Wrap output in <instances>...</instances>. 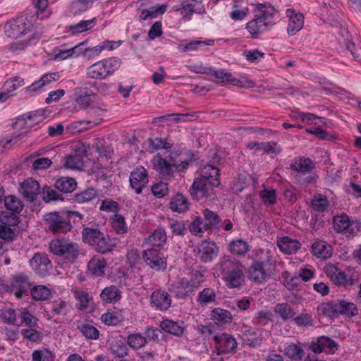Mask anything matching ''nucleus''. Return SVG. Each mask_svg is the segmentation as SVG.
Masks as SVG:
<instances>
[{
  "label": "nucleus",
  "mask_w": 361,
  "mask_h": 361,
  "mask_svg": "<svg viewBox=\"0 0 361 361\" xmlns=\"http://www.w3.org/2000/svg\"><path fill=\"white\" fill-rule=\"evenodd\" d=\"M98 197V192L94 188H88L86 190L76 193L74 197L75 202L79 204L88 203Z\"/></svg>",
  "instance_id": "obj_51"
},
{
  "label": "nucleus",
  "mask_w": 361,
  "mask_h": 361,
  "mask_svg": "<svg viewBox=\"0 0 361 361\" xmlns=\"http://www.w3.org/2000/svg\"><path fill=\"white\" fill-rule=\"evenodd\" d=\"M207 270L203 267H200L197 270H195L191 274V276L189 279L182 280V287L183 288L184 296H190L194 294V293L200 288L205 280V274Z\"/></svg>",
  "instance_id": "obj_17"
},
{
  "label": "nucleus",
  "mask_w": 361,
  "mask_h": 361,
  "mask_svg": "<svg viewBox=\"0 0 361 361\" xmlns=\"http://www.w3.org/2000/svg\"><path fill=\"white\" fill-rule=\"evenodd\" d=\"M147 144L149 147V149L152 152L161 149H171L172 145L167 142L165 139L155 137V138H149L147 140Z\"/></svg>",
  "instance_id": "obj_62"
},
{
  "label": "nucleus",
  "mask_w": 361,
  "mask_h": 361,
  "mask_svg": "<svg viewBox=\"0 0 361 361\" xmlns=\"http://www.w3.org/2000/svg\"><path fill=\"white\" fill-rule=\"evenodd\" d=\"M259 197L265 207H271L277 202V194L276 189L273 188H264L259 192Z\"/></svg>",
  "instance_id": "obj_46"
},
{
  "label": "nucleus",
  "mask_w": 361,
  "mask_h": 361,
  "mask_svg": "<svg viewBox=\"0 0 361 361\" xmlns=\"http://www.w3.org/2000/svg\"><path fill=\"white\" fill-rule=\"evenodd\" d=\"M123 318L121 314L117 312H108L101 317L102 322L108 326H116L119 324Z\"/></svg>",
  "instance_id": "obj_57"
},
{
  "label": "nucleus",
  "mask_w": 361,
  "mask_h": 361,
  "mask_svg": "<svg viewBox=\"0 0 361 361\" xmlns=\"http://www.w3.org/2000/svg\"><path fill=\"white\" fill-rule=\"evenodd\" d=\"M286 14L288 18L287 33L289 36H293L303 27L304 16L293 8H288Z\"/></svg>",
  "instance_id": "obj_24"
},
{
  "label": "nucleus",
  "mask_w": 361,
  "mask_h": 361,
  "mask_svg": "<svg viewBox=\"0 0 361 361\" xmlns=\"http://www.w3.org/2000/svg\"><path fill=\"white\" fill-rule=\"evenodd\" d=\"M228 250L233 255L243 257L249 251L250 245L245 240L236 239L229 243Z\"/></svg>",
  "instance_id": "obj_41"
},
{
  "label": "nucleus",
  "mask_w": 361,
  "mask_h": 361,
  "mask_svg": "<svg viewBox=\"0 0 361 361\" xmlns=\"http://www.w3.org/2000/svg\"><path fill=\"white\" fill-rule=\"evenodd\" d=\"M92 0H72L70 5V11L74 15H80L86 11L89 8V4Z\"/></svg>",
  "instance_id": "obj_59"
},
{
  "label": "nucleus",
  "mask_w": 361,
  "mask_h": 361,
  "mask_svg": "<svg viewBox=\"0 0 361 361\" xmlns=\"http://www.w3.org/2000/svg\"><path fill=\"white\" fill-rule=\"evenodd\" d=\"M32 298L37 301H45L50 298L51 290L42 285L35 286L30 289Z\"/></svg>",
  "instance_id": "obj_49"
},
{
  "label": "nucleus",
  "mask_w": 361,
  "mask_h": 361,
  "mask_svg": "<svg viewBox=\"0 0 361 361\" xmlns=\"http://www.w3.org/2000/svg\"><path fill=\"white\" fill-rule=\"evenodd\" d=\"M197 257L202 262H210L216 258L219 252V247L213 241L203 240L195 250Z\"/></svg>",
  "instance_id": "obj_21"
},
{
  "label": "nucleus",
  "mask_w": 361,
  "mask_h": 361,
  "mask_svg": "<svg viewBox=\"0 0 361 361\" xmlns=\"http://www.w3.org/2000/svg\"><path fill=\"white\" fill-rule=\"evenodd\" d=\"M172 303V297L166 290L158 288L154 290L149 298L150 307L161 312L169 310Z\"/></svg>",
  "instance_id": "obj_16"
},
{
  "label": "nucleus",
  "mask_w": 361,
  "mask_h": 361,
  "mask_svg": "<svg viewBox=\"0 0 361 361\" xmlns=\"http://www.w3.org/2000/svg\"><path fill=\"white\" fill-rule=\"evenodd\" d=\"M215 350L218 355L235 353L238 343L233 336L226 334H218L214 336Z\"/></svg>",
  "instance_id": "obj_15"
},
{
  "label": "nucleus",
  "mask_w": 361,
  "mask_h": 361,
  "mask_svg": "<svg viewBox=\"0 0 361 361\" xmlns=\"http://www.w3.org/2000/svg\"><path fill=\"white\" fill-rule=\"evenodd\" d=\"M312 205L317 212H324L329 207V201L326 195L317 194L314 195L312 200Z\"/></svg>",
  "instance_id": "obj_60"
},
{
  "label": "nucleus",
  "mask_w": 361,
  "mask_h": 361,
  "mask_svg": "<svg viewBox=\"0 0 361 361\" xmlns=\"http://www.w3.org/2000/svg\"><path fill=\"white\" fill-rule=\"evenodd\" d=\"M216 299V294L215 290L212 288H204L198 293L196 301L201 306H207L214 303Z\"/></svg>",
  "instance_id": "obj_45"
},
{
  "label": "nucleus",
  "mask_w": 361,
  "mask_h": 361,
  "mask_svg": "<svg viewBox=\"0 0 361 361\" xmlns=\"http://www.w3.org/2000/svg\"><path fill=\"white\" fill-rule=\"evenodd\" d=\"M343 315L348 318H352L358 314L357 305L344 299L337 300V315Z\"/></svg>",
  "instance_id": "obj_33"
},
{
  "label": "nucleus",
  "mask_w": 361,
  "mask_h": 361,
  "mask_svg": "<svg viewBox=\"0 0 361 361\" xmlns=\"http://www.w3.org/2000/svg\"><path fill=\"white\" fill-rule=\"evenodd\" d=\"M121 64V59L118 57L103 59L87 68V77L94 80H106L119 68Z\"/></svg>",
  "instance_id": "obj_7"
},
{
  "label": "nucleus",
  "mask_w": 361,
  "mask_h": 361,
  "mask_svg": "<svg viewBox=\"0 0 361 361\" xmlns=\"http://www.w3.org/2000/svg\"><path fill=\"white\" fill-rule=\"evenodd\" d=\"M106 268V261L104 257L92 258L87 263L89 273L94 277L102 276L104 274Z\"/></svg>",
  "instance_id": "obj_35"
},
{
  "label": "nucleus",
  "mask_w": 361,
  "mask_h": 361,
  "mask_svg": "<svg viewBox=\"0 0 361 361\" xmlns=\"http://www.w3.org/2000/svg\"><path fill=\"white\" fill-rule=\"evenodd\" d=\"M290 167L292 170L298 172L308 173L315 168V164L308 157H298L295 158Z\"/></svg>",
  "instance_id": "obj_34"
},
{
  "label": "nucleus",
  "mask_w": 361,
  "mask_h": 361,
  "mask_svg": "<svg viewBox=\"0 0 361 361\" xmlns=\"http://www.w3.org/2000/svg\"><path fill=\"white\" fill-rule=\"evenodd\" d=\"M312 252L318 258L327 259L331 256L332 249L326 241L318 240L312 245Z\"/></svg>",
  "instance_id": "obj_39"
},
{
  "label": "nucleus",
  "mask_w": 361,
  "mask_h": 361,
  "mask_svg": "<svg viewBox=\"0 0 361 361\" xmlns=\"http://www.w3.org/2000/svg\"><path fill=\"white\" fill-rule=\"evenodd\" d=\"M109 221L111 226L117 235H123L128 232V226L125 217L120 214H114Z\"/></svg>",
  "instance_id": "obj_47"
},
{
  "label": "nucleus",
  "mask_w": 361,
  "mask_h": 361,
  "mask_svg": "<svg viewBox=\"0 0 361 361\" xmlns=\"http://www.w3.org/2000/svg\"><path fill=\"white\" fill-rule=\"evenodd\" d=\"M59 78L58 73H47L43 75L39 80L33 82L26 87V92L29 94L40 93L47 90L46 87L52 82L56 81Z\"/></svg>",
  "instance_id": "obj_25"
},
{
  "label": "nucleus",
  "mask_w": 361,
  "mask_h": 361,
  "mask_svg": "<svg viewBox=\"0 0 361 361\" xmlns=\"http://www.w3.org/2000/svg\"><path fill=\"white\" fill-rule=\"evenodd\" d=\"M276 9L270 4L258 3L253 9L254 18L247 22L245 28L252 39H259L276 24Z\"/></svg>",
  "instance_id": "obj_2"
},
{
  "label": "nucleus",
  "mask_w": 361,
  "mask_h": 361,
  "mask_svg": "<svg viewBox=\"0 0 361 361\" xmlns=\"http://www.w3.org/2000/svg\"><path fill=\"white\" fill-rule=\"evenodd\" d=\"M285 355L293 360L300 361L305 356L301 343H291L285 348Z\"/></svg>",
  "instance_id": "obj_50"
},
{
  "label": "nucleus",
  "mask_w": 361,
  "mask_h": 361,
  "mask_svg": "<svg viewBox=\"0 0 361 361\" xmlns=\"http://www.w3.org/2000/svg\"><path fill=\"white\" fill-rule=\"evenodd\" d=\"M168 226L174 235H184L185 233V223L183 220L169 219Z\"/></svg>",
  "instance_id": "obj_58"
},
{
  "label": "nucleus",
  "mask_w": 361,
  "mask_h": 361,
  "mask_svg": "<svg viewBox=\"0 0 361 361\" xmlns=\"http://www.w3.org/2000/svg\"><path fill=\"white\" fill-rule=\"evenodd\" d=\"M5 32L11 38L17 39L31 31L32 23L23 17L17 18L6 23Z\"/></svg>",
  "instance_id": "obj_14"
},
{
  "label": "nucleus",
  "mask_w": 361,
  "mask_h": 361,
  "mask_svg": "<svg viewBox=\"0 0 361 361\" xmlns=\"http://www.w3.org/2000/svg\"><path fill=\"white\" fill-rule=\"evenodd\" d=\"M31 286L29 276L24 273H20L12 277L8 291L13 293L16 298L20 299L23 296L28 295Z\"/></svg>",
  "instance_id": "obj_12"
},
{
  "label": "nucleus",
  "mask_w": 361,
  "mask_h": 361,
  "mask_svg": "<svg viewBox=\"0 0 361 361\" xmlns=\"http://www.w3.org/2000/svg\"><path fill=\"white\" fill-rule=\"evenodd\" d=\"M68 311V305L61 299L54 300L51 304V312L54 315L64 316Z\"/></svg>",
  "instance_id": "obj_61"
},
{
  "label": "nucleus",
  "mask_w": 361,
  "mask_h": 361,
  "mask_svg": "<svg viewBox=\"0 0 361 361\" xmlns=\"http://www.w3.org/2000/svg\"><path fill=\"white\" fill-rule=\"evenodd\" d=\"M277 144L274 142H250L247 144V147L249 149H257L263 151L266 153H276V147Z\"/></svg>",
  "instance_id": "obj_55"
},
{
  "label": "nucleus",
  "mask_w": 361,
  "mask_h": 361,
  "mask_svg": "<svg viewBox=\"0 0 361 361\" xmlns=\"http://www.w3.org/2000/svg\"><path fill=\"white\" fill-rule=\"evenodd\" d=\"M220 184V169L207 164L201 168L200 177L195 178L189 191L193 199L200 200L209 195L212 188L219 187Z\"/></svg>",
  "instance_id": "obj_3"
},
{
  "label": "nucleus",
  "mask_w": 361,
  "mask_h": 361,
  "mask_svg": "<svg viewBox=\"0 0 361 361\" xmlns=\"http://www.w3.org/2000/svg\"><path fill=\"white\" fill-rule=\"evenodd\" d=\"M92 97L91 91L87 90H82L78 94L75 102L81 108L86 109L92 102Z\"/></svg>",
  "instance_id": "obj_64"
},
{
  "label": "nucleus",
  "mask_w": 361,
  "mask_h": 361,
  "mask_svg": "<svg viewBox=\"0 0 361 361\" xmlns=\"http://www.w3.org/2000/svg\"><path fill=\"white\" fill-rule=\"evenodd\" d=\"M148 171L143 166L136 167L131 173L129 178L130 185L135 193L141 194L144 188L149 182Z\"/></svg>",
  "instance_id": "obj_22"
},
{
  "label": "nucleus",
  "mask_w": 361,
  "mask_h": 361,
  "mask_svg": "<svg viewBox=\"0 0 361 361\" xmlns=\"http://www.w3.org/2000/svg\"><path fill=\"white\" fill-rule=\"evenodd\" d=\"M166 6L159 5L152 6L149 9H144L140 16V20H147L157 18L159 15H162L166 12Z\"/></svg>",
  "instance_id": "obj_52"
},
{
  "label": "nucleus",
  "mask_w": 361,
  "mask_h": 361,
  "mask_svg": "<svg viewBox=\"0 0 361 361\" xmlns=\"http://www.w3.org/2000/svg\"><path fill=\"white\" fill-rule=\"evenodd\" d=\"M109 350L115 357L123 358L129 353L127 343L121 339H116L110 342Z\"/></svg>",
  "instance_id": "obj_40"
},
{
  "label": "nucleus",
  "mask_w": 361,
  "mask_h": 361,
  "mask_svg": "<svg viewBox=\"0 0 361 361\" xmlns=\"http://www.w3.org/2000/svg\"><path fill=\"white\" fill-rule=\"evenodd\" d=\"M35 114H32L26 116H19L13 123V128L18 129L20 132L16 131L13 133L6 135L4 137H0V152H4L5 149L12 148L19 140L22 139L24 135L27 133L30 128L34 126L35 121ZM37 123V121H36Z\"/></svg>",
  "instance_id": "obj_6"
},
{
  "label": "nucleus",
  "mask_w": 361,
  "mask_h": 361,
  "mask_svg": "<svg viewBox=\"0 0 361 361\" xmlns=\"http://www.w3.org/2000/svg\"><path fill=\"white\" fill-rule=\"evenodd\" d=\"M247 274L249 280L257 284L265 283L270 277L267 264L263 261L252 262L247 269Z\"/></svg>",
  "instance_id": "obj_18"
},
{
  "label": "nucleus",
  "mask_w": 361,
  "mask_h": 361,
  "mask_svg": "<svg viewBox=\"0 0 361 361\" xmlns=\"http://www.w3.org/2000/svg\"><path fill=\"white\" fill-rule=\"evenodd\" d=\"M277 246L282 252L291 255L295 253L300 249L302 245L300 242L296 239L284 236L277 240Z\"/></svg>",
  "instance_id": "obj_30"
},
{
  "label": "nucleus",
  "mask_w": 361,
  "mask_h": 361,
  "mask_svg": "<svg viewBox=\"0 0 361 361\" xmlns=\"http://www.w3.org/2000/svg\"><path fill=\"white\" fill-rule=\"evenodd\" d=\"M211 317L215 324L220 326L230 324L233 319V316L230 311L220 307H216L212 310Z\"/></svg>",
  "instance_id": "obj_38"
},
{
  "label": "nucleus",
  "mask_w": 361,
  "mask_h": 361,
  "mask_svg": "<svg viewBox=\"0 0 361 361\" xmlns=\"http://www.w3.org/2000/svg\"><path fill=\"white\" fill-rule=\"evenodd\" d=\"M169 207L173 212L182 214L189 209L190 202L186 196L178 192L171 198Z\"/></svg>",
  "instance_id": "obj_29"
},
{
  "label": "nucleus",
  "mask_w": 361,
  "mask_h": 361,
  "mask_svg": "<svg viewBox=\"0 0 361 361\" xmlns=\"http://www.w3.org/2000/svg\"><path fill=\"white\" fill-rule=\"evenodd\" d=\"M81 234L82 242L101 254L109 253L116 247V240H111L98 228L85 227Z\"/></svg>",
  "instance_id": "obj_5"
},
{
  "label": "nucleus",
  "mask_w": 361,
  "mask_h": 361,
  "mask_svg": "<svg viewBox=\"0 0 361 361\" xmlns=\"http://www.w3.org/2000/svg\"><path fill=\"white\" fill-rule=\"evenodd\" d=\"M30 264L35 274L42 278L49 275L52 269V263L45 254H35L30 259Z\"/></svg>",
  "instance_id": "obj_20"
},
{
  "label": "nucleus",
  "mask_w": 361,
  "mask_h": 361,
  "mask_svg": "<svg viewBox=\"0 0 361 361\" xmlns=\"http://www.w3.org/2000/svg\"><path fill=\"white\" fill-rule=\"evenodd\" d=\"M81 334L87 339L97 340L99 336V330L89 324H81L78 326Z\"/></svg>",
  "instance_id": "obj_56"
},
{
  "label": "nucleus",
  "mask_w": 361,
  "mask_h": 361,
  "mask_svg": "<svg viewBox=\"0 0 361 361\" xmlns=\"http://www.w3.org/2000/svg\"><path fill=\"white\" fill-rule=\"evenodd\" d=\"M99 297L102 302L107 304H115L121 298V291L114 285L104 288Z\"/></svg>",
  "instance_id": "obj_32"
},
{
  "label": "nucleus",
  "mask_w": 361,
  "mask_h": 361,
  "mask_svg": "<svg viewBox=\"0 0 361 361\" xmlns=\"http://www.w3.org/2000/svg\"><path fill=\"white\" fill-rule=\"evenodd\" d=\"M86 45L85 42H82L73 47H68L66 44H63L54 49V60L61 61L71 57H77L82 54L81 47Z\"/></svg>",
  "instance_id": "obj_26"
},
{
  "label": "nucleus",
  "mask_w": 361,
  "mask_h": 361,
  "mask_svg": "<svg viewBox=\"0 0 361 361\" xmlns=\"http://www.w3.org/2000/svg\"><path fill=\"white\" fill-rule=\"evenodd\" d=\"M55 188L64 193L72 192L77 186L75 180L70 177H61L55 182Z\"/></svg>",
  "instance_id": "obj_48"
},
{
  "label": "nucleus",
  "mask_w": 361,
  "mask_h": 361,
  "mask_svg": "<svg viewBox=\"0 0 361 361\" xmlns=\"http://www.w3.org/2000/svg\"><path fill=\"white\" fill-rule=\"evenodd\" d=\"M338 343L326 336L318 337L315 341H312L308 345V349L314 353L318 354L324 351L328 354H334L338 350Z\"/></svg>",
  "instance_id": "obj_19"
},
{
  "label": "nucleus",
  "mask_w": 361,
  "mask_h": 361,
  "mask_svg": "<svg viewBox=\"0 0 361 361\" xmlns=\"http://www.w3.org/2000/svg\"><path fill=\"white\" fill-rule=\"evenodd\" d=\"M193 154L190 151L183 153L173 150L161 155L160 153L155 154L152 163L154 169L163 179L170 181L176 173L184 172L192 160Z\"/></svg>",
  "instance_id": "obj_1"
},
{
  "label": "nucleus",
  "mask_w": 361,
  "mask_h": 361,
  "mask_svg": "<svg viewBox=\"0 0 361 361\" xmlns=\"http://www.w3.org/2000/svg\"><path fill=\"white\" fill-rule=\"evenodd\" d=\"M97 23L96 18L90 20H82L66 27V33L68 36H78L83 32L91 30Z\"/></svg>",
  "instance_id": "obj_27"
},
{
  "label": "nucleus",
  "mask_w": 361,
  "mask_h": 361,
  "mask_svg": "<svg viewBox=\"0 0 361 361\" xmlns=\"http://www.w3.org/2000/svg\"><path fill=\"white\" fill-rule=\"evenodd\" d=\"M149 242L152 244V247L161 249L166 244L167 240L166 233L164 228H157L149 236Z\"/></svg>",
  "instance_id": "obj_42"
},
{
  "label": "nucleus",
  "mask_w": 361,
  "mask_h": 361,
  "mask_svg": "<svg viewBox=\"0 0 361 361\" xmlns=\"http://www.w3.org/2000/svg\"><path fill=\"white\" fill-rule=\"evenodd\" d=\"M44 221L48 231L54 235L66 234L73 228L68 215L63 212H50L46 215Z\"/></svg>",
  "instance_id": "obj_10"
},
{
  "label": "nucleus",
  "mask_w": 361,
  "mask_h": 361,
  "mask_svg": "<svg viewBox=\"0 0 361 361\" xmlns=\"http://www.w3.org/2000/svg\"><path fill=\"white\" fill-rule=\"evenodd\" d=\"M222 280L228 288H239L245 281L244 266L238 260L226 259L219 263Z\"/></svg>",
  "instance_id": "obj_4"
},
{
  "label": "nucleus",
  "mask_w": 361,
  "mask_h": 361,
  "mask_svg": "<svg viewBox=\"0 0 361 361\" xmlns=\"http://www.w3.org/2000/svg\"><path fill=\"white\" fill-rule=\"evenodd\" d=\"M127 345L134 350H138L145 347L147 343L145 336L139 332H132L125 338Z\"/></svg>",
  "instance_id": "obj_36"
},
{
  "label": "nucleus",
  "mask_w": 361,
  "mask_h": 361,
  "mask_svg": "<svg viewBox=\"0 0 361 361\" xmlns=\"http://www.w3.org/2000/svg\"><path fill=\"white\" fill-rule=\"evenodd\" d=\"M54 354L48 349L35 350L32 353V361H53Z\"/></svg>",
  "instance_id": "obj_63"
},
{
  "label": "nucleus",
  "mask_w": 361,
  "mask_h": 361,
  "mask_svg": "<svg viewBox=\"0 0 361 361\" xmlns=\"http://www.w3.org/2000/svg\"><path fill=\"white\" fill-rule=\"evenodd\" d=\"M18 191L26 201L33 202L40 192V185L34 178H28L20 183Z\"/></svg>",
  "instance_id": "obj_23"
},
{
  "label": "nucleus",
  "mask_w": 361,
  "mask_h": 361,
  "mask_svg": "<svg viewBox=\"0 0 361 361\" xmlns=\"http://www.w3.org/2000/svg\"><path fill=\"white\" fill-rule=\"evenodd\" d=\"M274 312L285 321L293 319L295 315V310L288 302H281L276 305Z\"/></svg>",
  "instance_id": "obj_53"
},
{
  "label": "nucleus",
  "mask_w": 361,
  "mask_h": 361,
  "mask_svg": "<svg viewBox=\"0 0 361 361\" xmlns=\"http://www.w3.org/2000/svg\"><path fill=\"white\" fill-rule=\"evenodd\" d=\"M25 85L24 79L20 77H15L7 80L4 85V91L11 97L14 95L15 92L20 87Z\"/></svg>",
  "instance_id": "obj_54"
},
{
  "label": "nucleus",
  "mask_w": 361,
  "mask_h": 361,
  "mask_svg": "<svg viewBox=\"0 0 361 361\" xmlns=\"http://www.w3.org/2000/svg\"><path fill=\"white\" fill-rule=\"evenodd\" d=\"M5 211L0 213V222L8 226H17L20 222L19 214L24 207L22 200L13 195L4 198Z\"/></svg>",
  "instance_id": "obj_8"
},
{
  "label": "nucleus",
  "mask_w": 361,
  "mask_h": 361,
  "mask_svg": "<svg viewBox=\"0 0 361 361\" xmlns=\"http://www.w3.org/2000/svg\"><path fill=\"white\" fill-rule=\"evenodd\" d=\"M160 328L166 333L178 337L183 336L185 329V326L183 321H174L168 318L163 319L160 323Z\"/></svg>",
  "instance_id": "obj_28"
},
{
  "label": "nucleus",
  "mask_w": 361,
  "mask_h": 361,
  "mask_svg": "<svg viewBox=\"0 0 361 361\" xmlns=\"http://www.w3.org/2000/svg\"><path fill=\"white\" fill-rule=\"evenodd\" d=\"M318 314L327 318L337 315V300L322 302L317 307Z\"/></svg>",
  "instance_id": "obj_43"
},
{
  "label": "nucleus",
  "mask_w": 361,
  "mask_h": 361,
  "mask_svg": "<svg viewBox=\"0 0 361 361\" xmlns=\"http://www.w3.org/2000/svg\"><path fill=\"white\" fill-rule=\"evenodd\" d=\"M214 40L212 39L204 41H191L185 44L178 45V48L182 52H190L202 49L204 47L206 46H213L214 44Z\"/></svg>",
  "instance_id": "obj_44"
},
{
  "label": "nucleus",
  "mask_w": 361,
  "mask_h": 361,
  "mask_svg": "<svg viewBox=\"0 0 361 361\" xmlns=\"http://www.w3.org/2000/svg\"><path fill=\"white\" fill-rule=\"evenodd\" d=\"M209 75L219 79L223 82H226L235 86L242 87L243 85V81L234 78L231 73L227 72L225 69L215 70L212 67Z\"/></svg>",
  "instance_id": "obj_37"
},
{
  "label": "nucleus",
  "mask_w": 361,
  "mask_h": 361,
  "mask_svg": "<svg viewBox=\"0 0 361 361\" xmlns=\"http://www.w3.org/2000/svg\"><path fill=\"white\" fill-rule=\"evenodd\" d=\"M334 230L347 238L356 236L361 231V222L358 220H351L346 214H342L334 217Z\"/></svg>",
  "instance_id": "obj_11"
},
{
  "label": "nucleus",
  "mask_w": 361,
  "mask_h": 361,
  "mask_svg": "<svg viewBox=\"0 0 361 361\" xmlns=\"http://www.w3.org/2000/svg\"><path fill=\"white\" fill-rule=\"evenodd\" d=\"M49 251L54 255L64 257L68 262H73L79 255V245L68 238H57L50 242Z\"/></svg>",
  "instance_id": "obj_9"
},
{
  "label": "nucleus",
  "mask_w": 361,
  "mask_h": 361,
  "mask_svg": "<svg viewBox=\"0 0 361 361\" xmlns=\"http://www.w3.org/2000/svg\"><path fill=\"white\" fill-rule=\"evenodd\" d=\"M203 6L196 0H187L183 2L180 11L184 19L190 20L193 13H200Z\"/></svg>",
  "instance_id": "obj_31"
},
{
  "label": "nucleus",
  "mask_w": 361,
  "mask_h": 361,
  "mask_svg": "<svg viewBox=\"0 0 361 361\" xmlns=\"http://www.w3.org/2000/svg\"><path fill=\"white\" fill-rule=\"evenodd\" d=\"M143 259L145 264L155 271H164L167 267L166 258L159 248L150 247L145 250Z\"/></svg>",
  "instance_id": "obj_13"
}]
</instances>
